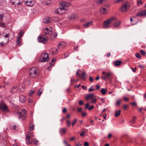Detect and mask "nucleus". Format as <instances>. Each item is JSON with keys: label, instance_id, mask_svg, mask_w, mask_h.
Instances as JSON below:
<instances>
[{"label": "nucleus", "instance_id": "1", "mask_svg": "<svg viewBox=\"0 0 146 146\" xmlns=\"http://www.w3.org/2000/svg\"><path fill=\"white\" fill-rule=\"evenodd\" d=\"M60 5L61 7H59L57 10V11H55V12H57L58 13L62 14L65 13L66 11L68 10V8H66V7L70 5L71 3L67 2H63Z\"/></svg>", "mask_w": 146, "mask_h": 146}, {"label": "nucleus", "instance_id": "2", "mask_svg": "<svg viewBox=\"0 0 146 146\" xmlns=\"http://www.w3.org/2000/svg\"><path fill=\"white\" fill-rule=\"evenodd\" d=\"M30 76L32 78L38 77L39 74V72L38 69L35 67H33L30 68L29 71Z\"/></svg>", "mask_w": 146, "mask_h": 146}, {"label": "nucleus", "instance_id": "3", "mask_svg": "<svg viewBox=\"0 0 146 146\" xmlns=\"http://www.w3.org/2000/svg\"><path fill=\"white\" fill-rule=\"evenodd\" d=\"M113 21H116V18L113 17L110 18L108 20L105 21L103 24V28L104 29H107L109 28L110 27V23Z\"/></svg>", "mask_w": 146, "mask_h": 146}, {"label": "nucleus", "instance_id": "4", "mask_svg": "<svg viewBox=\"0 0 146 146\" xmlns=\"http://www.w3.org/2000/svg\"><path fill=\"white\" fill-rule=\"evenodd\" d=\"M49 56L48 53L45 52H43L41 56L39 59L40 62H45L48 61L49 59Z\"/></svg>", "mask_w": 146, "mask_h": 146}, {"label": "nucleus", "instance_id": "5", "mask_svg": "<svg viewBox=\"0 0 146 146\" xmlns=\"http://www.w3.org/2000/svg\"><path fill=\"white\" fill-rule=\"evenodd\" d=\"M26 110L25 109H23L21 111H19L18 110L16 111V114H19V119L21 118L23 119H25L26 117Z\"/></svg>", "mask_w": 146, "mask_h": 146}, {"label": "nucleus", "instance_id": "6", "mask_svg": "<svg viewBox=\"0 0 146 146\" xmlns=\"http://www.w3.org/2000/svg\"><path fill=\"white\" fill-rule=\"evenodd\" d=\"M129 6L130 3L129 2H124L122 5L121 7L120 10L122 12H126L129 8Z\"/></svg>", "mask_w": 146, "mask_h": 146}, {"label": "nucleus", "instance_id": "7", "mask_svg": "<svg viewBox=\"0 0 146 146\" xmlns=\"http://www.w3.org/2000/svg\"><path fill=\"white\" fill-rule=\"evenodd\" d=\"M38 41L39 42L45 44L47 43L48 40V38L47 37H45L43 35L38 37Z\"/></svg>", "mask_w": 146, "mask_h": 146}, {"label": "nucleus", "instance_id": "8", "mask_svg": "<svg viewBox=\"0 0 146 146\" xmlns=\"http://www.w3.org/2000/svg\"><path fill=\"white\" fill-rule=\"evenodd\" d=\"M0 109L2 111L8 112L9 110L7 106L3 102L0 103Z\"/></svg>", "mask_w": 146, "mask_h": 146}, {"label": "nucleus", "instance_id": "9", "mask_svg": "<svg viewBox=\"0 0 146 146\" xmlns=\"http://www.w3.org/2000/svg\"><path fill=\"white\" fill-rule=\"evenodd\" d=\"M24 34V33L23 31H21L19 32V36L16 41V42L17 43V44L19 45H21V37Z\"/></svg>", "mask_w": 146, "mask_h": 146}, {"label": "nucleus", "instance_id": "10", "mask_svg": "<svg viewBox=\"0 0 146 146\" xmlns=\"http://www.w3.org/2000/svg\"><path fill=\"white\" fill-rule=\"evenodd\" d=\"M24 1L27 6L32 7L34 5V3L33 0H24Z\"/></svg>", "mask_w": 146, "mask_h": 146}, {"label": "nucleus", "instance_id": "11", "mask_svg": "<svg viewBox=\"0 0 146 146\" xmlns=\"http://www.w3.org/2000/svg\"><path fill=\"white\" fill-rule=\"evenodd\" d=\"M145 16H146V10L140 11L136 15V16L137 17H143Z\"/></svg>", "mask_w": 146, "mask_h": 146}, {"label": "nucleus", "instance_id": "12", "mask_svg": "<svg viewBox=\"0 0 146 146\" xmlns=\"http://www.w3.org/2000/svg\"><path fill=\"white\" fill-rule=\"evenodd\" d=\"M108 7L107 5H104L100 9V13L102 14H106L107 12L106 11V8Z\"/></svg>", "mask_w": 146, "mask_h": 146}, {"label": "nucleus", "instance_id": "13", "mask_svg": "<svg viewBox=\"0 0 146 146\" xmlns=\"http://www.w3.org/2000/svg\"><path fill=\"white\" fill-rule=\"evenodd\" d=\"M78 76L80 78L84 80L86 79L87 77V76L86 75V73L85 72H83L82 74L79 73Z\"/></svg>", "mask_w": 146, "mask_h": 146}, {"label": "nucleus", "instance_id": "14", "mask_svg": "<svg viewBox=\"0 0 146 146\" xmlns=\"http://www.w3.org/2000/svg\"><path fill=\"white\" fill-rule=\"evenodd\" d=\"M44 31L45 34H48L49 35H51L52 33V31L51 29H50L47 28L44 29Z\"/></svg>", "mask_w": 146, "mask_h": 146}, {"label": "nucleus", "instance_id": "15", "mask_svg": "<svg viewBox=\"0 0 146 146\" xmlns=\"http://www.w3.org/2000/svg\"><path fill=\"white\" fill-rule=\"evenodd\" d=\"M43 22L45 24L51 22V18L49 17H46L43 19Z\"/></svg>", "mask_w": 146, "mask_h": 146}, {"label": "nucleus", "instance_id": "16", "mask_svg": "<svg viewBox=\"0 0 146 146\" xmlns=\"http://www.w3.org/2000/svg\"><path fill=\"white\" fill-rule=\"evenodd\" d=\"M32 133L31 134L29 132H28L26 136V140L27 141V143L29 145H30L31 143V142L29 141V140L30 138V134L31 135Z\"/></svg>", "mask_w": 146, "mask_h": 146}, {"label": "nucleus", "instance_id": "17", "mask_svg": "<svg viewBox=\"0 0 146 146\" xmlns=\"http://www.w3.org/2000/svg\"><path fill=\"white\" fill-rule=\"evenodd\" d=\"M19 91V88L17 86H15L11 89V92L12 94H14L15 92Z\"/></svg>", "mask_w": 146, "mask_h": 146}, {"label": "nucleus", "instance_id": "18", "mask_svg": "<svg viewBox=\"0 0 146 146\" xmlns=\"http://www.w3.org/2000/svg\"><path fill=\"white\" fill-rule=\"evenodd\" d=\"M50 52L53 55H55L58 52V49L56 48H52L51 49Z\"/></svg>", "mask_w": 146, "mask_h": 146}, {"label": "nucleus", "instance_id": "19", "mask_svg": "<svg viewBox=\"0 0 146 146\" xmlns=\"http://www.w3.org/2000/svg\"><path fill=\"white\" fill-rule=\"evenodd\" d=\"M66 45V44L65 42H61L59 43L58 47L59 49L63 48Z\"/></svg>", "mask_w": 146, "mask_h": 146}, {"label": "nucleus", "instance_id": "20", "mask_svg": "<svg viewBox=\"0 0 146 146\" xmlns=\"http://www.w3.org/2000/svg\"><path fill=\"white\" fill-rule=\"evenodd\" d=\"M92 23V21H91L85 23L83 25V27L84 28L88 27L90 25H91Z\"/></svg>", "mask_w": 146, "mask_h": 146}, {"label": "nucleus", "instance_id": "21", "mask_svg": "<svg viewBox=\"0 0 146 146\" xmlns=\"http://www.w3.org/2000/svg\"><path fill=\"white\" fill-rule=\"evenodd\" d=\"M19 100L21 102L23 103L25 102L26 98L23 95H21L19 97Z\"/></svg>", "mask_w": 146, "mask_h": 146}, {"label": "nucleus", "instance_id": "22", "mask_svg": "<svg viewBox=\"0 0 146 146\" xmlns=\"http://www.w3.org/2000/svg\"><path fill=\"white\" fill-rule=\"evenodd\" d=\"M13 1H12L11 2V4L12 5H21V3L20 2L19 0H13Z\"/></svg>", "mask_w": 146, "mask_h": 146}, {"label": "nucleus", "instance_id": "23", "mask_svg": "<svg viewBox=\"0 0 146 146\" xmlns=\"http://www.w3.org/2000/svg\"><path fill=\"white\" fill-rule=\"evenodd\" d=\"M95 96L93 94H87L86 97V99L87 100H89L90 98H92L93 97H95Z\"/></svg>", "mask_w": 146, "mask_h": 146}, {"label": "nucleus", "instance_id": "24", "mask_svg": "<svg viewBox=\"0 0 146 146\" xmlns=\"http://www.w3.org/2000/svg\"><path fill=\"white\" fill-rule=\"evenodd\" d=\"M114 64L116 66H119L122 63V61L121 60H116L114 61Z\"/></svg>", "mask_w": 146, "mask_h": 146}, {"label": "nucleus", "instance_id": "25", "mask_svg": "<svg viewBox=\"0 0 146 146\" xmlns=\"http://www.w3.org/2000/svg\"><path fill=\"white\" fill-rule=\"evenodd\" d=\"M105 77L107 79H111L112 78L111 74L110 73H107L105 75Z\"/></svg>", "mask_w": 146, "mask_h": 146}, {"label": "nucleus", "instance_id": "26", "mask_svg": "<svg viewBox=\"0 0 146 146\" xmlns=\"http://www.w3.org/2000/svg\"><path fill=\"white\" fill-rule=\"evenodd\" d=\"M34 128V125L33 124V123L31 122L29 127V129L30 131H32L33 130Z\"/></svg>", "mask_w": 146, "mask_h": 146}, {"label": "nucleus", "instance_id": "27", "mask_svg": "<svg viewBox=\"0 0 146 146\" xmlns=\"http://www.w3.org/2000/svg\"><path fill=\"white\" fill-rule=\"evenodd\" d=\"M120 24V22L119 21H115L114 25V27H117L119 26Z\"/></svg>", "mask_w": 146, "mask_h": 146}, {"label": "nucleus", "instance_id": "28", "mask_svg": "<svg viewBox=\"0 0 146 146\" xmlns=\"http://www.w3.org/2000/svg\"><path fill=\"white\" fill-rule=\"evenodd\" d=\"M121 112V111L120 110H118L116 111H115V116L116 117H117L119 116L120 114V113Z\"/></svg>", "mask_w": 146, "mask_h": 146}, {"label": "nucleus", "instance_id": "29", "mask_svg": "<svg viewBox=\"0 0 146 146\" xmlns=\"http://www.w3.org/2000/svg\"><path fill=\"white\" fill-rule=\"evenodd\" d=\"M107 0H96L95 2L99 4L104 2Z\"/></svg>", "mask_w": 146, "mask_h": 146}, {"label": "nucleus", "instance_id": "30", "mask_svg": "<svg viewBox=\"0 0 146 146\" xmlns=\"http://www.w3.org/2000/svg\"><path fill=\"white\" fill-rule=\"evenodd\" d=\"M42 89L40 88L37 91V95L40 96L42 94Z\"/></svg>", "mask_w": 146, "mask_h": 146}, {"label": "nucleus", "instance_id": "31", "mask_svg": "<svg viewBox=\"0 0 146 146\" xmlns=\"http://www.w3.org/2000/svg\"><path fill=\"white\" fill-rule=\"evenodd\" d=\"M106 90L104 88H102L101 90V93L103 95L106 94Z\"/></svg>", "mask_w": 146, "mask_h": 146}, {"label": "nucleus", "instance_id": "32", "mask_svg": "<svg viewBox=\"0 0 146 146\" xmlns=\"http://www.w3.org/2000/svg\"><path fill=\"white\" fill-rule=\"evenodd\" d=\"M63 142L64 145L65 146H71L70 144H69L68 143L67 141L65 140H64Z\"/></svg>", "mask_w": 146, "mask_h": 146}, {"label": "nucleus", "instance_id": "33", "mask_svg": "<svg viewBox=\"0 0 146 146\" xmlns=\"http://www.w3.org/2000/svg\"><path fill=\"white\" fill-rule=\"evenodd\" d=\"M97 101V99L94 97H92L91 99V103H95Z\"/></svg>", "mask_w": 146, "mask_h": 146}, {"label": "nucleus", "instance_id": "34", "mask_svg": "<svg viewBox=\"0 0 146 146\" xmlns=\"http://www.w3.org/2000/svg\"><path fill=\"white\" fill-rule=\"evenodd\" d=\"M136 118V117L135 116H133L132 119L131 121V122L132 123H135V120Z\"/></svg>", "mask_w": 146, "mask_h": 146}, {"label": "nucleus", "instance_id": "35", "mask_svg": "<svg viewBox=\"0 0 146 146\" xmlns=\"http://www.w3.org/2000/svg\"><path fill=\"white\" fill-rule=\"evenodd\" d=\"M135 56L138 59H140L141 58V56L140 54L138 53H136L135 54Z\"/></svg>", "mask_w": 146, "mask_h": 146}, {"label": "nucleus", "instance_id": "36", "mask_svg": "<svg viewBox=\"0 0 146 146\" xmlns=\"http://www.w3.org/2000/svg\"><path fill=\"white\" fill-rule=\"evenodd\" d=\"M77 16L75 15L74 14L72 15H71L70 17V19L72 20L74 19L77 17Z\"/></svg>", "mask_w": 146, "mask_h": 146}, {"label": "nucleus", "instance_id": "37", "mask_svg": "<svg viewBox=\"0 0 146 146\" xmlns=\"http://www.w3.org/2000/svg\"><path fill=\"white\" fill-rule=\"evenodd\" d=\"M0 26L3 27H6V25L5 23L1 22H0Z\"/></svg>", "mask_w": 146, "mask_h": 146}, {"label": "nucleus", "instance_id": "38", "mask_svg": "<svg viewBox=\"0 0 146 146\" xmlns=\"http://www.w3.org/2000/svg\"><path fill=\"white\" fill-rule=\"evenodd\" d=\"M62 131L64 134H65L66 132V130L65 128H62L60 130V133Z\"/></svg>", "mask_w": 146, "mask_h": 146}, {"label": "nucleus", "instance_id": "39", "mask_svg": "<svg viewBox=\"0 0 146 146\" xmlns=\"http://www.w3.org/2000/svg\"><path fill=\"white\" fill-rule=\"evenodd\" d=\"M140 52L141 54L143 55H145L146 54L145 52L143 50H140Z\"/></svg>", "mask_w": 146, "mask_h": 146}, {"label": "nucleus", "instance_id": "40", "mask_svg": "<svg viewBox=\"0 0 146 146\" xmlns=\"http://www.w3.org/2000/svg\"><path fill=\"white\" fill-rule=\"evenodd\" d=\"M33 143L35 145H38V141L36 140L35 138H34V139Z\"/></svg>", "mask_w": 146, "mask_h": 146}, {"label": "nucleus", "instance_id": "41", "mask_svg": "<svg viewBox=\"0 0 146 146\" xmlns=\"http://www.w3.org/2000/svg\"><path fill=\"white\" fill-rule=\"evenodd\" d=\"M34 90H31L29 93L28 94L30 96H31L32 94L34 93Z\"/></svg>", "mask_w": 146, "mask_h": 146}, {"label": "nucleus", "instance_id": "42", "mask_svg": "<svg viewBox=\"0 0 146 146\" xmlns=\"http://www.w3.org/2000/svg\"><path fill=\"white\" fill-rule=\"evenodd\" d=\"M56 60V58H52L51 62L50 63V65H53V64H52V62H54L55 61V60Z\"/></svg>", "mask_w": 146, "mask_h": 146}, {"label": "nucleus", "instance_id": "43", "mask_svg": "<svg viewBox=\"0 0 146 146\" xmlns=\"http://www.w3.org/2000/svg\"><path fill=\"white\" fill-rule=\"evenodd\" d=\"M120 103V100H118L117 101V102L115 103V105H116L117 106H119Z\"/></svg>", "mask_w": 146, "mask_h": 146}, {"label": "nucleus", "instance_id": "44", "mask_svg": "<svg viewBox=\"0 0 146 146\" xmlns=\"http://www.w3.org/2000/svg\"><path fill=\"white\" fill-rule=\"evenodd\" d=\"M76 121L77 119H75L72 123V126H73L76 123Z\"/></svg>", "mask_w": 146, "mask_h": 146}, {"label": "nucleus", "instance_id": "45", "mask_svg": "<svg viewBox=\"0 0 146 146\" xmlns=\"http://www.w3.org/2000/svg\"><path fill=\"white\" fill-rule=\"evenodd\" d=\"M131 69L132 70V71L133 72H135L136 71L137 68L135 67L134 68H133L132 67H131Z\"/></svg>", "mask_w": 146, "mask_h": 146}, {"label": "nucleus", "instance_id": "46", "mask_svg": "<svg viewBox=\"0 0 146 146\" xmlns=\"http://www.w3.org/2000/svg\"><path fill=\"white\" fill-rule=\"evenodd\" d=\"M66 123L68 127H69L71 124L69 120H67Z\"/></svg>", "mask_w": 146, "mask_h": 146}, {"label": "nucleus", "instance_id": "47", "mask_svg": "<svg viewBox=\"0 0 146 146\" xmlns=\"http://www.w3.org/2000/svg\"><path fill=\"white\" fill-rule=\"evenodd\" d=\"M79 104L80 105H82L84 104V102L80 100L79 102Z\"/></svg>", "mask_w": 146, "mask_h": 146}, {"label": "nucleus", "instance_id": "48", "mask_svg": "<svg viewBox=\"0 0 146 146\" xmlns=\"http://www.w3.org/2000/svg\"><path fill=\"white\" fill-rule=\"evenodd\" d=\"M89 103H87V104H86L85 105V109H86L88 108H88H89Z\"/></svg>", "mask_w": 146, "mask_h": 146}, {"label": "nucleus", "instance_id": "49", "mask_svg": "<svg viewBox=\"0 0 146 146\" xmlns=\"http://www.w3.org/2000/svg\"><path fill=\"white\" fill-rule=\"evenodd\" d=\"M93 87V86H91V88H90L89 89H88V92H91L93 91H94V89H92V87Z\"/></svg>", "mask_w": 146, "mask_h": 146}, {"label": "nucleus", "instance_id": "50", "mask_svg": "<svg viewBox=\"0 0 146 146\" xmlns=\"http://www.w3.org/2000/svg\"><path fill=\"white\" fill-rule=\"evenodd\" d=\"M87 115V113L86 112H83L82 114V117L86 116Z\"/></svg>", "mask_w": 146, "mask_h": 146}, {"label": "nucleus", "instance_id": "51", "mask_svg": "<svg viewBox=\"0 0 146 146\" xmlns=\"http://www.w3.org/2000/svg\"><path fill=\"white\" fill-rule=\"evenodd\" d=\"M3 15H4V14H3V13H2L0 15V19L1 21H3Z\"/></svg>", "mask_w": 146, "mask_h": 146}, {"label": "nucleus", "instance_id": "52", "mask_svg": "<svg viewBox=\"0 0 146 146\" xmlns=\"http://www.w3.org/2000/svg\"><path fill=\"white\" fill-rule=\"evenodd\" d=\"M89 143L87 142H85L84 143V146H89Z\"/></svg>", "mask_w": 146, "mask_h": 146}, {"label": "nucleus", "instance_id": "53", "mask_svg": "<svg viewBox=\"0 0 146 146\" xmlns=\"http://www.w3.org/2000/svg\"><path fill=\"white\" fill-rule=\"evenodd\" d=\"M80 135L81 136H83L85 135V132L84 131H83L80 133Z\"/></svg>", "mask_w": 146, "mask_h": 146}, {"label": "nucleus", "instance_id": "54", "mask_svg": "<svg viewBox=\"0 0 146 146\" xmlns=\"http://www.w3.org/2000/svg\"><path fill=\"white\" fill-rule=\"evenodd\" d=\"M89 80L91 82H92L93 81V78L92 77H90L89 78Z\"/></svg>", "mask_w": 146, "mask_h": 146}, {"label": "nucleus", "instance_id": "55", "mask_svg": "<svg viewBox=\"0 0 146 146\" xmlns=\"http://www.w3.org/2000/svg\"><path fill=\"white\" fill-rule=\"evenodd\" d=\"M130 104L131 105H132L133 106H134L136 105L137 104L135 102H134L131 103H130Z\"/></svg>", "mask_w": 146, "mask_h": 146}, {"label": "nucleus", "instance_id": "56", "mask_svg": "<svg viewBox=\"0 0 146 146\" xmlns=\"http://www.w3.org/2000/svg\"><path fill=\"white\" fill-rule=\"evenodd\" d=\"M94 107V106H93L92 105L90 107L88 108V110H92L93 108Z\"/></svg>", "mask_w": 146, "mask_h": 146}, {"label": "nucleus", "instance_id": "57", "mask_svg": "<svg viewBox=\"0 0 146 146\" xmlns=\"http://www.w3.org/2000/svg\"><path fill=\"white\" fill-rule=\"evenodd\" d=\"M69 56V53L68 52L66 53H65L64 54V58H66L67 57H68Z\"/></svg>", "mask_w": 146, "mask_h": 146}, {"label": "nucleus", "instance_id": "58", "mask_svg": "<svg viewBox=\"0 0 146 146\" xmlns=\"http://www.w3.org/2000/svg\"><path fill=\"white\" fill-rule=\"evenodd\" d=\"M137 2L138 4H141V5L142 4V3L141 0H138Z\"/></svg>", "mask_w": 146, "mask_h": 146}, {"label": "nucleus", "instance_id": "59", "mask_svg": "<svg viewBox=\"0 0 146 146\" xmlns=\"http://www.w3.org/2000/svg\"><path fill=\"white\" fill-rule=\"evenodd\" d=\"M124 99L125 101H128L129 100V98L127 97H124Z\"/></svg>", "mask_w": 146, "mask_h": 146}, {"label": "nucleus", "instance_id": "60", "mask_svg": "<svg viewBox=\"0 0 146 146\" xmlns=\"http://www.w3.org/2000/svg\"><path fill=\"white\" fill-rule=\"evenodd\" d=\"M16 127V126L15 125H14L12 126L11 129L15 130Z\"/></svg>", "mask_w": 146, "mask_h": 146}, {"label": "nucleus", "instance_id": "61", "mask_svg": "<svg viewBox=\"0 0 146 146\" xmlns=\"http://www.w3.org/2000/svg\"><path fill=\"white\" fill-rule=\"evenodd\" d=\"M96 88L97 90H99L100 88V86L98 85H96Z\"/></svg>", "mask_w": 146, "mask_h": 146}, {"label": "nucleus", "instance_id": "62", "mask_svg": "<svg viewBox=\"0 0 146 146\" xmlns=\"http://www.w3.org/2000/svg\"><path fill=\"white\" fill-rule=\"evenodd\" d=\"M67 109L66 108H64L62 110V112L64 113H65Z\"/></svg>", "mask_w": 146, "mask_h": 146}, {"label": "nucleus", "instance_id": "63", "mask_svg": "<svg viewBox=\"0 0 146 146\" xmlns=\"http://www.w3.org/2000/svg\"><path fill=\"white\" fill-rule=\"evenodd\" d=\"M101 78H102V79L104 80L105 81H106L107 80L106 78L105 77V76L104 77H103V76H102L101 77Z\"/></svg>", "mask_w": 146, "mask_h": 146}, {"label": "nucleus", "instance_id": "64", "mask_svg": "<svg viewBox=\"0 0 146 146\" xmlns=\"http://www.w3.org/2000/svg\"><path fill=\"white\" fill-rule=\"evenodd\" d=\"M82 87L84 90H86L87 89V87L86 86L85 87L84 86H82Z\"/></svg>", "mask_w": 146, "mask_h": 146}]
</instances>
